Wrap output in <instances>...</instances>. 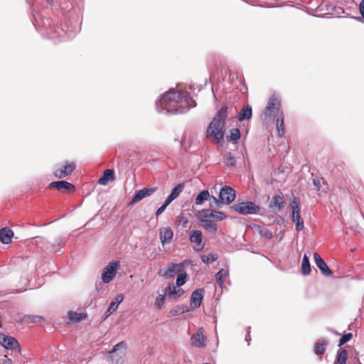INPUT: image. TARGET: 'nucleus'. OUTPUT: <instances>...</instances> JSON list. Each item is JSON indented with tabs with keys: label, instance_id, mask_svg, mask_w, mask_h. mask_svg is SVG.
Listing matches in <instances>:
<instances>
[{
	"label": "nucleus",
	"instance_id": "29",
	"mask_svg": "<svg viewBox=\"0 0 364 364\" xmlns=\"http://www.w3.org/2000/svg\"><path fill=\"white\" fill-rule=\"evenodd\" d=\"M348 357L347 350L343 349L338 352L333 364H346Z\"/></svg>",
	"mask_w": 364,
	"mask_h": 364
},
{
	"label": "nucleus",
	"instance_id": "49",
	"mask_svg": "<svg viewBox=\"0 0 364 364\" xmlns=\"http://www.w3.org/2000/svg\"><path fill=\"white\" fill-rule=\"evenodd\" d=\"M211 199H213V202L217 205L218 208H220L221 203H223L220 199L218 200L214 196H211Z\"/></svg>",
	"mask_w": 364,
	"mask_h": 364
},
{
	"label": "nucleus",
	"instance_id": "9",
	"mask_svg": "<svg viewBox=\"0 0 364 364\" xmlns=\"http://www.w3.org/2000/svg\"><path fill=\"white\" fill-rule=\"evenodd\" d=\"M48 188L50 189L56 188L57 190L66 193H74L75 191V187L74 185L65 181L51 182L48 185Z\"/></svg>",
	"mask_w": 364,
	"mask_h": 364
},
{
	"label": "nucleus",
	"instance_id": "53",
	"mask_svg": "<svg viewBox=\"0 0 364 364\" xmlns=\"http://www.w3.org/2000/svg\"><path fill=\"white\" fill-rule=\"evenodd\" d=\"M61 242V240L60 238H58L56 240L57 245H60Z\"/></svg>",
	"mask_w": 364,
	"mask_h": 364
},
{
	"label": "nucleus",
	"instance_id": "51",
	"mask_svg": "<svg viewBox=\"0 0 364 364\" xmlns=\"http://www.w3.org/2000/svg\"><path fill=\"white\" fill-rule=\"evenodd\" d=\"M355 186L357 188V190L358 191L359 189L360 188H363V186L361 184V183L359 181H355Z\"/></svg>",
	"mask_w": 364,
	"mask_h": 364
},
{
	"label": "nucleus",
	"instance_id": "40",
	"mask_svg": "<svg viewBox=\"0 0 364 364\" xmlns=\"http://www.w3.org/2000/svg\"><path fill=\"white\" fill-rule=\"evenodd\" d=\"M240 131L239 129H232L230 130V134L229 136V140L232 141L234 142H237V141L240 138Z\"/></svg>",
	"mask_w": 364,
	"mask_h": 364
},
{
	"label": "nucleus",
	"instance_id": "34",
	"mask_svg": "<svg viewBox=\"0 0 364 364\" xmlns=\"http://www.w3.org/2000/svg\"><path fill=\"white\" fill-rule=\"evenodd\" d=\"M209 198H210V196L209 194L208 191H203L196 196L195 203L196 205H201L204 203V201L207 200Z\"/></svg>",
	"mask_w": 364,
	"mask_h": 364
},
{
	"label": "nucleus",
	"instance_id": "16",
	"mask_svg": "<svg viewBox=\"0 0 364 364\" xmlns=\"http://www.w3.org/2000/svg\"><path fill=\"white\" fill-rule=\"evenodd\" d=\"M181 272H183L182 264H171L163 274L160 271L159 274L167 278H173L176 273H181Z\"/></svg>",
	"mask_w": 364,
	"mask_h": 364
},
{
	"label": "nucleus",
	"instance_id": "48",
	"mask_svg": "<svg viewBox=\"0 0 364 364\" xmlns=\"http://www.w3.org/2000/svg\"><path fill=\"white\" fill-rule=\"evenodd\" d=\"M359 11L361 16L364 18V0H362V1L359 4Z\"/></svg>",
	"mask_w": 364,
	"mask_h": 364
},
{
	"label": "nucleus",
	"instance_id": "6",
	"mask_svg": "<svg viewBox=\"0 0 364 364\" xmlns=\"http://www.w3.org/2000/svg\"><path fill=\"white\" fill-rule=\"evenodd\" d=\"M119 267V261H113L109 262L103 269L102 272V280L104 283L111 282L117 274V271Z\"/></svg>",
	"mask_w": 364,
	"mask_h": 364
},
{
	"label": "nucleus",
	"instance_id": "41",
	"mask_svg": "<svg viewBox=\"0 0 364 364\" xmlns=\"http://www.w3.org/2000/svg\"><path fill=\"white\" fill-rule=\"evenodd\" d=\"M352 338H353V334L351 333L344 334L343 336H341V338L339 340L338 346L339 347L342 346L346 343L349 341Z\"/></svg>",
	"mask_w": 364,
	"mask_h": 364
},
{
	"label": "nucleus",
	"instance_id": "19",
	"mask_svg": "<svg viewBox=\"0 0 364 364\" xmlns=\"http://www.w3.org/2000/svg\"><path fill=\"white\" fill-rule=\"evenodd\" d=\"M173 232L170 227L160 229L159 237L162 244L169 243L173 238Z\"/></svg>",
	"mask_w": 364,
	"mask_h": 364
},
{
	"label": "nucleus",
	"instance_id": "46",
	"mask_svg": "<svg viewBox=\"0 0 364 364\" xmlns=\"http://www.w3.org/2000/svg\"><path fill=\"white\" fill-rule=\"evenodd\" d=\"M177 222L182 224L183 228H186L188 224V220L183 215H179L177 217Z\"/></svg>",
	"mask_w": 364,
	"mask_h": 364
},
{
	"label": "nucleus",
	"instance_id": "25",
	"mask_svg": "<svg viewBox=\"0 0 364 364\" xmlns=\"http://www.w3.org/2000/svg\"><path fill=\"white\" fill-rule=\"evenodd\" d=\"M252 117V107L250 105H247L244 107L237 115V119L242 122L245 119H250Z\"/></svg>",
	"mask_w": 364,
	"mask_h": 364
},
{
	"label": "nucleus",
	"instance_id": "37",
	"mask_svg": "<svg viewBox=\"0 0 364 364\" xmlns=\"http://www.w3.org/2000/svg\"><path fill=\"white\" fill-rule=\"evenodd\" d=\"M210 214L211 215L212 220L214 222L223 220L226 218L225 213L217 210H210Z\"/></svg>",
	"mask_w": 364,
	"mask_h": 364
},
{
	"label": "nucleus",
	"instance_id": "14",
	"mask_svg": "<svg viewBox=\"0 0 364 364\" xmlns=\"http://www.w3.org/2000/svg\"><path fill=\"white\" fill-rule=\"evenodd\" d=\"M314 259L316 265L324 276L328 277L332 275V271L329 269L326 263L317 252L314 253Z\"/></svg>",
	"mask_w": 364,
	"mask_h": 364
},
{
	"label": "nucleus",
	"instance_id": "38",
	"mask_svg": "<svg viewBox=\"0 0 364 364\" xmlns=\"http://www.w3.org/2000/svg\"><path fill=\"white\" fill-rule=\"evenodd\" d=\"M197 216L200 223L205 221V220L212 219L211 215L210 214V210L208 209H203L199 211Z\"/></svg>",
	"mask_w": 364,
	"mask_h": 364
},
{
	"label": "nucleus",
	"instance_id": "15",
	"mask_svg": "<svg viewBox=\"0 0 364 364\" xmlns=\"http://www.w3.org/2000/svg\"><path fill=\"white\" fill-rule=\"evenodd\" d=\"M155 191H156V188H145L138 191L137 192L135 193L131 202L129 203V205H133V204L140 201L145 197L151 196Z\"/></svg>",
	"mask_w": 364,
	"mask_h": 364
},
{
	"label": "nucleus",
	"instance_id": "13",
	"mask_svg": "<svg viewBox=\"0 0 364 364\" xmlns=\"http://www.w3.org/2000/svg\"><path fill=\"white\" fill-rule=\"evenodd\" d=\"M206 336L204 333L203 328L198 329L197 332L194 333L191 338V345L197 348H203L205 346Z\"/></svg>",
	"mask_w": 364,
	"mask_h": 364
},
{
	"label": "nucleus",
	"instance_id": "36",
	"mask_svg": "<svg viewBox=\"0 0 364 364\" xmlns=\"http://www.w3.org/2000/svg\"><path fill=\"white\" fill-rule=\"evenodd\" d=\"M201 260L205 264H210L216 261L218 258V255L215 253H210L208 255H203L200 256Z\"/></svg>",
	"mask_w": 364,
	"mask_h": 364
},
{
	"label": "nucleus",
	"instance_id": "45",
	"mask_svg": "<svg viewBox=\"0 0 364 364\" xmlns=\"http://www.w3.org/2000/svg\"><path fill=\"white\" fill-rule=\"evenodd\" d=\"M224 162L228 166H234L236 161L234 157L229 155L225 158Z\"/></svg>",
	"mask_w": 364,
	"mask_h": 364
},
{
	"label": "nucleus",
	"instance_id": "1",
	"mask_svg": "<svg viewBox=\"0 0 364 364\" xmlns=\"http://www.w3.org/2000/svg\"><path fill=\"white\" fill-rule=\"evenodd\" d=\"M161 103L168 112L176 113H182L196 106V102L186 92L175 90L165 93Z\"/></svg>",
	"mask_w": 364,
	"mask_h": 364
},
{
	"label": "nucleus",
	"instance_id": "24",
	"mask_svg": "<svg viewBox=\"0 0 364 364\" xmlns=\"http://www.w3.org/2000/svg\"><path fill=\"white\" fill-rule=\"evenodd\" d=\"M284 203L285 200L283 197L275 196L272 198L269 203V207L272 209L279 210L284 207Z\"/></svg>",
	"mask_w": 364,
	"mask_h": 364
},
{
	"label": "nucleus",
	"instance_id": "21",
	"mask_svg": "<svg viewBox=\"0 0 364 364\" xmlns=\"http://www.w3.org/2000/svg\"><path fill=\"white\" fill-rule=\"evenodd\" d=\"M115 180L114 172L112 169H107L104 171L103 175L98 180V183L106 186L109 181Z\"/></svg>",
	"mask_w": 364,
	"mask_h": 364
},
{
	"label": "nucleus",
	"instance_id": "28",
	"mask_svg": "<svg viewBox=\"0 0 364 364\" xmlns=\"http://www.w3.org/2000/svg\"><path fill=\"white\" fill-rule=\"evenodd\" d=\"M87 317L85 314L77 313L75 311L68 312V318L71 322L77 323L84 320Z\"/></svg>",
	"mask_w": 364,
	"mask_h": 364
},
{
	"label": "nucleus",
	"instance_id": "50",
	"mask_svg": "<svg viewBox=\"0 0 364 364\" xmlns=\"http://www.w3.org/2000/svg\"><path fill=\"white\" fill-rule=\"evenodd\" d=\"M4 358L2 364H12L11 359L8 358L6 355Z\"/></svg>",
	"mask_w": 364,
	"mask_h": 364
},
{
	"label": "nucleus",
	"instance_id": "7",
	"mask_svg": "<svg viewBox=\"0 0 364 364\" xmlns=\"http://www.w3.org/2000/svg\"><path fill=\"white\" fill-rule=\"evenodd\" d=\"M291 205L292 208V221L296 224V230L297 231L304 229V221L300 216V204L296 198L291 200Z\"/></svg>",
	"mask_w": 364,
	"mask_h": 364
},
{
	"label": "nucleus",
	"instance_id": "2",
	"mask_svg": "<svg viewBox=\"0 0 364 364\" xmlns=\"http://www.w3.org/2000/svg\"><path fill=\"white\" fill-rule=\"evenodd\" d=\"M227 117L228 107L226 106H223L218 110L215 116L213 117V121L209 124L207 129L208 137H213L214 140L217 143L223 139L224 127Z\"/></svg>",
	"mask_w": 364,
	"mask_h": 364
},
{
	"label": "nucleus",
	"instance_id": "4",
	"mask_svg": "<svg viewBox=\"0 0 364 364\" xmlns=\"http://www.w3.org/2000/svg\"><path fill=\"white\" fill-rule=\"evenodd\" d=\"M231 208L242 215H252L259 211V207L252 201L238 203L232 205Z\"/></svg>",
	"mask_w": 364,
	"mask_h": 364
},
{
	"label": "nucleus",
	"instance_id": "52",
	"mask_svg": "<svg viewBox=\"0 0 364 364\" xmlns=\"http://www.w3.org/2000/svg\"><path fill=\"white\" fill-rule=\"evenodd\" d=\"M314 184L318 188H320V181L318 179H314Z\"/></svg>",
	"mask_w": 364,
	"mask_h": 364
},
{
	"label": "nucleus",
	"instance_id": "23",
	"mask_svg": "<svg viewBox=\"0 0 364 364\" xmlns=\"http://www.w3.org/2000/svg\"><path fill=\"white\" fill-rule=\"evenodd\" d=\"M328 341L324 339L318 340L314 345V351L317 355L321 356L326 351Z\"/></svg>",
	"mask_w": 364,
	"mask_h": 364
},
{
	"label": "nucleus",
	"instance_id": "42",
	"mask_svg": "<svg viewBox=\"0 0 364 364\" xmlns=\"http://www.w3.org/2000/svg\"><path fill=\"white\" fill-rule=\"evenodd\" d=\"M226 276V271L223 269H221L216 274L215 278L220 286H222L223 284V277Z\"/></svg>",
	"mask_w": 364,
	"mask_h": 364
},
{
	"label": "nucleus",
	"instance_id": "32",
	"mask_svg": "<svg viewBox=\"0 0 364 364\" xmlns=\"http://www.w3.org/2000/svg\"><path fill=\"white\" fill-rule=\"evenodd\" d=\"M201 225L208 230H210L212 232H215L218 230V226L216 223L211 220H205V221L201 222Z\"/></svg>",
	"mask_w": 364,
	"mask_h": 364
},
{
	"label": "nucleus",
	"instance_id": "33",
	"mask_svg": "<svg viewBox=\"0 0 364 364\" xmlns=\"http://www.w3.org/2000/svg\"><path fill=\"white\" fill-rule=\"evenodd\" d=\"M255 230L264 238L271 239L272 237V232L266 228L256 225L255 226Z\"/></svg>",
	"mask_w": 364,
	"mask_h": 364
},
{
	"label": "nucleus",
	"instance_id": "47",
	"mask_svg": "<svg viewBox=\"0 0 364 364\" xmlns=\"http://www.w3.org/2000/svg\"><path fill=\"white\" fill-rule=\"evenodd\" d=\"M170 203H168V200H166L164 202V204L163 205H161L160 208H159L158 210H156V216H159V215H161L164 211V210L166 209L167 205H168Z\"/></svg>",
	"mask_w": 364,
	"mask_h": 364
},
{
	"label": "nucleus",
	"instance_id": "30",
	"mask_svg": "<svg viewBox=\"0 0 364 364\" xmlns=\"http://www.w3.org/2000/svg\"><path fill=\"white\" fill-rule=\"evenodd\" d=\"M188 311V309L186 306L178 305L169 311L168 316H175L177 315L182 314Z\"/></svg>",
	"mask_w": 364,
	"mask_h": 364
},
{
	"label": "nucleus",
	"instance_id": "5",
	"mask_svg": "<svg viewBox=\"0 0 364 364\" xmlns=\"http://www.w3.org/2000/svg\"><path fill=\"white\" fill-rule=\"evenodd\" d=\"M281 100L276 95H272L268 101L267 105L263 111L264 116L267 118L270 117L272 114H277V116L280 114Z\"/></svg>",
	"mask_w": 364,
	"mask_h": 364
},
{
	"label": "nucleus",
	"instance_id": "22",
	"mask_svg": "<svg viewBox=\"0 0 364 364\" xmlns=\"http://www.w3.org/2000/svg\"><path fill=\"white\" fill-rule=\"evenodd\" d=\"M14 232L8 228H4L0 230V241L4 244H9L11 242Z\"/></svg>",
	"mask_w": 364,
	"mask_h": 364
},
{
	"label": "nucleus",
	"instance_id": "18",
	"mask_svg": "<svg viewBox=\"0 0 364 364\" xmlns=\"http://www.w3.org/2000/svg\"><path fill=\"white\" fill-rule=\"evenodd\" d=\"M123 299L124 296L122 294H119L116 295V296L114 299V301H112L110 303L109 308L105 311V318L109 317L113 312L117 311L119 304L123 301Z\"/></svg>",
	"mask_w": 364,
	"mask_h": 364
},
{
	"label": "nucleus",
	"instance_id": "3",
	"mask_svg": "<svg viewBox=\"0 0 364 364\" xmlns=\"http://www.w3.org/2000/svg\"><path fill=\"white\" fill-rule=\"evenodd\" d=\"M126 352L127 343L124 341H121L109 351V355L107 357L106 361L108 364H122Z\"/></svg>",
	"mask_w": 364,
	"mask_h": 364
},
{
	"label": "nucleus",
	"instance_id": "27",
	"mask_svg": "<svg viewBox=\"0 0 364 364\" xmlns=\"http://www.w3.org/2000/svg\"><path fill=\"white\" fill-rule=\"evenodd\" d=\"M276 127L278 136L282 137L284 134V115L282 112L277 116Z\"/></svg>",
	"mask_w": 364,
	"mask_h": 364
},
{
	"label": "nucleus",
	"instance_id": "31",
	"mask_svg": "<svg viewBox=\"0 0 364 364\" xmlns=\"http://www.w3.org/2000/svg\"><path fill=\"white\" fill-rule=\"evenodd\" d=\"M311 265L309 257L304 255L301 262V272L304 275L309 274L311 272Z\"/></svg>",
	"mask_w": 364,
	"mask_h": 364
},
{
	"label": "nucleus",
	"instance_id": "11",
	"mask_svg": "<svg viewBox=\"0 0 364 364\" xmlns=\"http://www.w3.org/2000/svg\"><path fill=\"white\" fill-rule=\"evenodd\" d=\"M219 197L223 203L230 204L235 198V191L231 187L225 186L221 188Z\"/></svg>",
	"mask_w": 364,
	"mask_h": 364
},
{
	"label": "nucleus",
	"instance_id": "26",
	"mask_svg": "<svg viewBox=\"0 0 364 364\" xmlns=\"http://www.w3.org/2000/svg\"><path fill=\"white\" fill-rule=\"evenodd\" d=\"M183 188H184L183 183H179L177 186H176L171 191V194L166 199L168 200V203H171L175 198H176L180 195V193L183 191Z\"/></svg>",
	"mask_w": 364,
	"mask_h": 364
},
{
	"label": "nucleus",
	"instance_id": "43",
	"mask_svg": "<svg viewBox=\"0 0 364 364\" xmlns=\"http://www.w3.org/2000/svg\"><path fill=\"white\" fill-rule=\"evenodd\" d=\"M165 300V295L159 294L155 300V305L159 309H161Z\"/></svg>",
	"mask_w": 364,
	"mask_h": 364
},
{
	"label": "nucleus",
	"instance_id": "35",
	"mask_svg": "<svg viewBox=\"0 0 364 364\" xmlns=\"http://www.w3.org/2000/svg\"><path fill=\"white\" fill-rule=\"evenodd\" d=\"M23 321L28 323H36L44 321V318L40 316L25 315L23 318Z\"/></svg>",
	"mask_w": 364,
	"mask_h": 364
},
{
	"label": "nucleus",
	"instance_id": "12",
	"mask_svg": "<svg viewBox=\"0 0 364 364\" xmlns=\"http://www.w3.org/2000/svg\"><path fill=\"white\" fill-rule=\"evenodd\" d=\"M189 239L193 245V247L196 251H201L204 247L202 242V232L200 230H193L190 233Z\"/></svg>",
	"mask_w": 364,
	"mask_h": 364
},
{
	"label": "nucleus",
	"instance_id": "8",
	"mask_svg": "<svg viewBox=\"0 0 364 364\" xmlns=\"http://www.w3.org/2000/svg\"><path fill=\"white\" fill-rule=\"evenodd\" d=\"M75 169V164L74 162L66 161L63 167L55 169L53 174L58 178H63L71 175Z\"/></svg>",
	"mask_w": 364,
	"mask_h": 364
},
{
	"label": "nucleus",
	"instance_id": "17",
	"mask_svg": "<svg viewBox=\"0 0 364 364\" xmlns=\"http://www.w3.org/2000/svg\"><path fill=\"white\" fill-rule=\"evenodd\" d=\"M165 292L168 296L175 300L181 297L183 294L184 291L182 288L178 287L173 284H169L166 289Z\"/></svg>",
	"mask_w": 364,
	"mask_h": 364
},
{
	"label": "nucleus",
	"instance_id": "39",
	"mask_svg": "<svg viewBox=\"0 0 364 364\" xmlns=\"http://www.w3.org/2000/svg\"><path fill=\"white\" fill-rule=\"evenodd\" d=\"M187 274L184 271L179 273L177 276L176 284L178 287H181V286L183 285L187 279Z\"/></svg>",
	"mask_w": 364,
	"mask_h": 364
},
{
	"label": "nucleus",
	"instance_id": "20",
	"mask_svg": "<svg viewBox=\"0 0 364 364\" xmlns=\"http://www.w3.org/2000/svg\"><path fill=\"white\" fill-rule=\"evenodd\" d=\"M203 289H198L195 290L191 297V303L193 305L194 307H199L201 304L203 298Z\"/></svg>",
	"mask_w": 364,
	"mask_h": 364
},
{
	"label": "nucleus",
	"instance_id": "10",
	"mask_svg": "<svg viewBox=\"0 0 364 364\" xmlns=\"http://www.w3.org/2000/svg\"><path fill=\"white\" fill-rule=\"evenodd\" d=\"M0 344L6 349L21 350L19 343L14 337L6 336L2 333H0Z\"/></svg>",
	"mask_w": 364,
	"mask_h": 364
},
{
	"label": "nucleus",
	"instance_id": "54",
	"mask_svg": "<svg viewBox=\"0 0 364 364\" xmlns=\"http://www.w3.org/2000/svg\"><path fill=\"white\" fill-rule=\"evenodd\" d=\"M48 3L51 4L53 0H46Z\"/></svg>",
	"mask_w": 364,
	"mask_h": 364
},
{
	"label": "nucleus",
	"instance_id": "44",
	"mask_svg": "<svg viewBox=\"0 0 364 364\" xmlns=\"http://www.w3.org/2000/svg\"><path fill=\"white\" fill-rule=\"evenodd\" d=\"M35 238L39 239V240L36 241V245L37 246H39L41 248H48V247L46 246L47 241L46 240V239L41 237H36Z\"/></svg>",
	"mask_w": 364,
	"mask_h": 364
}]
</instances>
